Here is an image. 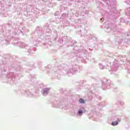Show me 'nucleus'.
I'll use <instances>...</instances> for the list:
<instances>
[{"label": "nucleus", "mask_w": 130, "mask_h": 130, "mask_svg": "<svg viewBox=\"0 0 130 130\" xmlns=\"http://www.w3.org/2000/svg\"><path fill=\"white\" fill-rule=\"evenodd\" d=\"M117 124H118V122L117 121L113 122L112 123V125H117Z\"/></svg>", "instance_id": "1"}, {"label": "nucleus", "mask_w": 130, "mask_h": 130, "mask_svg": "<svg viewBox=\"0 0 130 130\" xmlns=\"http://www.w3.org/2000/svg\"><path fill=\"white\" fill-rule=\"evenodd\" d=\"M79 102L80 103H85V101L83 99H80L79 100Z\"/></svg>", "instance_id": "2"}, {"label": "nucleus", "mask_w": 130, "mask_h": 130, "mask_svg": "<svg viewBox=\"0 0 130 130\" xmlns=\"http://www.w3.org/2000/svg\"><path fill=\"white\" fill-rule=\"evenodd\" d=\"M78 113L79 114H82V113H83V111L82 110L79 111Z\"/></svg>", "instance_id": "3"}]
</instances>
